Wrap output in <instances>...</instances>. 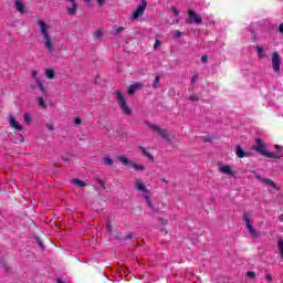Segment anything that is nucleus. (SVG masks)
<instances>
[{
    "label": "nucleus",
    "instance_id": "nucleus-1",
    "mask_svg": "<svg viewBox=\"0 0 283 283\" xmlns=\"http://www.w3.org/2000/svg\"><path fill=\"white\" fill-rule=\"evenodd\" d=\"M38 25L40 28V33L42 34L44 48L50 54H54V42H52V36H50V25L43 20H38Z\"/></svg>",
    "mask_w": 283,
    "mask_h": 283
},
{
    "label": "nucleus",
    "instance_id": "nucleus-2",
    "mask_svg": "<svg viewBox=\"0 0 283 283\" xmlns=\"http://www.w3.org/2000/svg\"><path fill=\"white\" fill-rule=\"evenodd\" d=\"M255 143H256V145L253 146L252 149L254 151H256L258 154H261V156H265V158H274V159L282 158V155H277L275 153H269L266 150V145L264 144V142H262V139L256 138Z\"/></svg>",
    "mask_w": 283,
    "mask_h": 283
},
{
    "label": "nucleus",
    "instance_id": "nucleus-3",
    "mask_svg": "<svg viewBox=\"0 0 283 283\" xmlns=\"http://www.w3.org/2000/svg\"><path fill=\"white\" fill-rule=\"evenodd\" d=\"M253 212L244 211L243 212V220L245 222V229H248L250 235L252 238H260V232L253 228Z\"/></svg>",
    "mask_w": 283,
    "mask_h": 283
},
{
    "label": "nucleus",
    "instance_id": "nucleus-4",
    "mask_svg": "<svg viewBox=\"0 0 283 283\" xmlns=\"http://www.w3.org/2000/svg\"><path fill=\"white\" fill-rule=\"evenodd\" d=\"M117 104L119 105L123 114L126 116H132V108L127 105V101L125 99V95L120 93V91L115 92Z\"/></svg>",
    "mask_w": 283,
    "mask_h": 283
},
{
    "label": "nucleus",
    "instance_id": "nucleus-5",
    "mask_svg": "<svg viewBox=\"0 0 283 283\" xmlns=\"http://www.w3.org/2000/svg\"><path fill=\"white\" fill-rule=\"evenodd\" d=\"M149 129H153L154 132H157L161 138H165V140H169V130L161 128L160 126L151 123H147Z\"/></svg>",
    "mask_w": 283,
    "mask_h": 283
},
{
    "label": "nucleus",
    "instance_id": "nucleus-6",
    "mask_svg": "<svg viewBox=\"0 0 283 283\" xmlns=\"http://www.w3.org/2000/svg\"><path fill=\"white\" fill-rule=\"evenodd\" d=\"M145 10H147V1L142 0L137 9L133 13V21H136V19L143 17L145 14Z\"/></svg>",
    "mask_w": 283,
    "mask_h": 283
},
{
    "label": "nucleus",
    "instance_id": "nucleus-7",
    "mask_svg": "<svg viewBox=\"0 0 283 283\" xmlns=\"http://www.w3.org/2000/svg\"><path fill=\"white\" fill-rule=\"evenodd\" d=\"M135 189H136L137 191H140V192H142V197H144V198L149 197L150 193H151V192L149 191V189H147V186H146L143 181H140V179L136 180V182H135Z\"/></svg>",
    "mask_w": 283,
    "mask_h": 283
},
{
    "label": "nucleus",
    "instance_id": "nucleus-8",
    "mask_svg": "<svg viewBox=\"0 0 283 283\" xmlns=\"http://www.w3.org/2000/svg\"><path fill=\"white\" fill-rule=\"evenodd\" d=\"M65 3L67 14L74 17V14H76V11L78 10V3H76V0H65Z\"/></svg>",
    "mask_w": 283,
    "mask_h": 283
},
{
    "label": "nucleus",
    "instance_id": "nucleus-9",
    "mask_svg": "<svg viewBox=\"0 0 283 283\" xmlns=\"http://www.w3.org/2000/svg\"><path fill=\"white\" fill-rule=\"evenodd\" d=\"M282 65V57H280V53L274 52L272 54V67L275 74H280V66Z\"/></svg>",
    "mask_w": 283,
    "mask_h": 283
},
{
    "label": "nucleus",
    "instance_id": "nucleus-10",
    "mask_svg": "<svg viewBox=\"0 0 283 283\" xmlns=\"http://www.w3.org/2000/svg\"><path fill=\"white\" fill-rule=\"evenodd\" d=\"M188 17H189L188 23L190 24L197 23V25H200V23H202V17L198 15V13H196V11L191 9L188 10Z\"/></svg>",
    "mask_w": 283,
    "mask_h": 283
},
{
    "label": "nucleus",
    "instance_id": "nucleus-11",
    "mask_svg": "<svg viewBox=\"0 0 283 283\" xmlns=\"http://www.w3.org/2000/svg\"><path fill=\"white\" fill-rule=\"evenodd\" d=\"M9 125L10 127H13V129H17L18 132L23 130V126H21V124L17 122L13 115H9Z\"/></svg>",
    "mask_w": 283,
    "mask_h": 283
},
{
    "label": "nucleus",
    "instance_id": "nucleus-12",
    "mask_svg": "<svg viewBox=\"0 0 283 283\" xmlns=\"http://www.w3.org/2000/svg\"><path fill=\"white\" fill-rule=\"evenodd\" d=\"M255 178L256 180H260V182H263V185H268L269 187H272L275 190L279 189L277 185L271 179L262 178L260 175H256Z\"/></svg>",
    "mask_w": 283,
    "mask_h": 283
},
{
    "label": "nucleus",
    "instance_id": "nucleus-13",
    "mask_svg": "<svg viewBox=\"0 0 283 283\" xmlns=\"http://www.w3.org/2000/svg\"><path fill=\"white\" fill-rule=\"evenodd\" d=\"M143 87H144L143 83H135L128 87V94H130V96H134V94H136L138 90H143Z\"/></svg>",
    "mask_w": 283,
    "mask_h": 283
},
{
    "label": "nucleus",
    "instance_id": "nucleus-14",
    "mask_svg": "<svg viewBox=\"0 0 283 283\" xmlns=\"http://www.w3.org/2000/svg\"><path fill=\"white\" fill-rule=\"evenodd\" d=\"M219 171L221 174H226V176H235V171H233V169H231V166L229 165L221 166L219 168Z\"/></svg>",
    "mask_w": 283,
    "mask_h": 283
},
{
    "label": "nucleus",
    "instance_id": "nucleus-15",
    "mask_svg": "<svg viewBox=\"0 0 283 283\" xmlns=\"http://www.w3.org/2000/svg\"><path fill=\"white\" fill-rule=\"evenodd\" d=\"M237 156L238 158H249V156H251V153H247L242 149L241 146H237Z\"/></svg>",
    "mask_w": 283,
    "mask_h": 283
},
{
    "label": "nucleus",
    "instance_id": "nucleus-16",
    "mask_svg": "<svg viewBox=\"0 0 283 283\" xmlns=\"http://www.w3.org/2000/svg\"><path fill=\"white\" fill-rule=\"evenodd\" d=\"M15 10L23 14L25 12V4L21 2V0H15Z\"/></svg>",
    "mask_w": 283,
    "mask_h": 283
},
{
    "label": "nucleus",
    "instance_id": "nucleus-17",
    "mask_svg": "<svg viewBox=\"0 0 283 283\" xmlns=\"http://www.w3.org/2000/svg\"><path fill=\"white\" fill-rule=\"evenodd\" d=\"M129 167H132L133 169H135L136 171H145V166L137 164L135 161H130L129 163Z\"/></svg>",
    "mask_w": 283,
    "mask_h": 283
},
{
    "label": "nucleus",
    "instance_id": "nucleus-18",
    "mask_svg": "<svg viewBox=\"0 0 283 283\" xmlns=\"http://www.w3.org/2000/svg\"><path fill=\"white\" fill-rule=\"evenodd\" d=\"M259 59H266V52H264V48L258 45L255 46Z\"/></svg>",
    "mask_w": 283,
    "mask_h": 283
},
{
    "label": "nucleus",
    "instance_id": "nucleus-19",
    "mask_svg": "<svg viewBox=\"0 0 283 283\" xmlns=\"http://www.w3.org/2000/svg\"><path fill=\"white\" fill-rule=\"evenodd\" d=\"M139 149L142 150V154L146 156V158H149V160L154 163V155H151V153L147 151V149L143 146H140Z\"/></svg>",
    "mask_w": 283,
    "mask_h": 283
},
{
    "label": "nucleus",
    "instance_id": "nucleus-20",
    "mask_svg": "<svg viewBox=\"0 0 283 283\" xmlns=\"http://www.w3.org/2000/svg\"><path fill=\"white\" fill-rule=\"evenodd\" d=\"M147 202V206L149 207L150 211H154V213H158V209H156V207H154V203H151V199L148 197L144 198Z\"/></svg>",
    "mask_w": 283,
    "mask_h": 283
},
{
    "label": "nucleus",
    "instance_id": "nucleus-21",
    "mask_svg": "<svg viewBox=\"0 0 283 283\" xmlns=\"http://www.w3.org/2000/svg\"><path fill=\"white\" fill-rule=\"evenodd\" d=\"M44 74H45V76H46L49 80H52V78H54V76H55L54 70H52V69H46V70L44 71Z\"/></svg>",
    "mask_w": 283,
    "mask_h": 283
},
{
    "label": "nucleus",
    "instance_id": "nucleus-22",
    "mask_svg": "<svg viewBox=\"0 0 283 283\" xmlns=\"http://www.w3.org/2000/svg\"><path fill=\"white\" fill-rule=\"evenodd\" d=\"M103 163L104 165H106V167H112V165H114V159H112L111 157H104Z\"/></svg>",
    "mask_w": 283,
    "mask_h": 283
},
{
    "label": "nucleus",
    "instance_id": "nucleus-23",
    "mask_svg": "<svg viewBox=\"0 0 283 283\" xmlns=\"http://www.w3.org/2000/svg\"><path fill=\"white\" fill-rule=\"evenodd\" d=\"M38 104L42 109H48V104H45V99H43V97H38Z\"/></svg>",
    "mask_w": 283,
    "mask_h": 283
},
{
    "label": "nucleus",
    "instance_id": "nucleus-24",
    "mask_svg": "<svg viewBox=\"0 0 283 283\" xmlns=\"http://www.w3.org/2000/svg\"><path fill=\"white\" fill-rule=\"evenodd\" d=\"M72 184L76 185V187H86L87 185L85 184V181H82L80 179H72Z\"/></svg>",
    "mask_w": 283,
    "mask_h": 283
},
{
    "label": "nucleus",
    "instance_id": "nucleus-25",
    "mask_svg": "<svg viewBox=\"0 0 283 283\" xmlns=\"http://www.w3.org/2000/svg\"><path fill=\"white\" fill-rule=\"evenodd\" d=\"M36 85L40 91H42L43 94H45V86H43V82H41V78H36Z\"/></svg>",
    "mask_w": 283,
    "mask_h": 283
},
{
    "label": "nucleus",
    "instance_id": "nucleus-26",
    "mask_svg": "<svg viewBox=\"0 0 283 283\" xmlns=\"http://www.w3.org/2000/svg\"><path fill=\"white\" fill-rule=\"evenodd\" d=\"M24 123L27 125H32V116H30V113L24 114Z\"/></svg>",
    "mask_w": 283,
    "mask_h": 283
},
{
    "label": "nucleus",
    "instance_id": "nucleus-27",
    "mask_svg": "<svg viewBox=\"0 0 283 283\" xmlns=\"http://www.w3.org/2000/svg\"><path fill=\"white\" fill-rule=\"evenodd\" d=\"M105 32L103 31V29H98L97 31H95V36L96 39H103Z\"/></svg>",
    "mask_w": 283,
    "mask_h": 283
},
{
    "label": "nucleus",
    "instance_id": "nucleus-28",
    "mask_svg": "<svg viewBox=\"0 0 283 283\" xmlns=\"http://www.w3.org/2000/svg\"><path fill=\"white\" fill-rule=\"evenodd\" d=\"M277 247H279V251L281 253V258L283 260V240L282 239L279 240Z\"/></svg>",
    "mask_w": 283,
    "mask_h": 283
},
{
    "label": "nucleus",
    "instance_id": "nucleus-29",
    "mask_svg": "<svg viewBox=\"0 0 283 283\" xmlns=\"http://www.w3.org/2000/svg\"><path fill=\"white\" fill-rule=\"evenodd\" d=\"M158 83H160V76H156L153 83V87L158 90Z\"/></svg>",
    "mask_w": 283,
    "mask_h": 283
},
{
    "label": "nucleus",
    "instance_id": "nucleus-30",
    "mask_svg": "<svg viewBox=\"0 0 283 283\" xmlns=\"http://www.w3.org/2000/svg\"><path fill=\"white\" fill-rule=\"evenodd\" d=\"M118 160L122 163V165H129L130 163L127 157H119Z\"/></svg>",
    "mask_w": 283,
    "mask_h": 283
},
{
    "label": "nucleus",
    "instance_id": "nucleus-31",
    "mask_svg": "<svg viewBox=\"0 0 283 283\" xmlns=\"http://www.w3.org/2000/svg\"><path fill=\"white\" fill-rule=\"evenodd\" d=\"M120 32H125V28L124 27H119L117 29H114V33L113 34L118 35V34H120Z\"/></svg>",
    "mask_w": 283,
    "mask_h": 283
},
{
    "label": "nucleus",
    "instance_id": "nucleus-32",
    "mask_svg": "<svg viewBox=\"0 0 283 283\" xmlns=\"http://www.w3.org/2000/svg\"><path fill=\"white\" fill-rule=\"evenodd\" d=\"M180 36H182V32H180L179 30L174 31L172 39H180Z\"/></svg>",
    "mask_w": 283,
    "mask_h": 283
},
{
    "label": "nucleus",
    "instance_id": "nucleus-33",
    "mask_svg": "<svg viewBox=\"0 0 283 283\" xmlns=\"http://www.w3.org/2000/svg\"><path fill=\"white\" fill-rule=\"evenodd\" d=\"M158 221L160 222V224H161L163 227H166V224L169 223V220H167V219H165V218H158Z\"/></svg>",
    "mask_w": 283,
    "mask_h": 283
},
{
    "label": "nucleus",
    "instance_id": "nucleus-34",
    "mask_svg": "<svg viewBox=\"0 0 283 283\" xmlns=\"http://www.w3.org/2000/svg\"><path fill=\"white\" fill-rule=\"evenodd\" d=\"M170 10L174 13V17H179L180 15V12L178 11V9L176 7H171Z\"/></svg>",
    "mask_w": 283,
    "mask_h": 283
},
{
    "label": "nucleus",
    "instance_id": "nucleus-35",
    "mask_svg": "<svg viewBox=\"0 0 283 283\" xmlns=\"http://www.w3.org/2000/svg\"><path fill=\"white\" fill-rule=\"evenodd\" d=\"M163 45V42H160V40H156L155 44H154V50H158V48H160Z\"/></svg>",
    "mask_w": 283,
    "mask_h": 283
},
{
    "label": "nucleus",
    "instance_id": "nucleus-36",
    "mask_svg": "<svg viewBox=\"0 0 283 283\" xmlns=\"http://www.w3.org/2000/svg\"><path fill=\"white\" fill-rule=\"evenodd\" d=\"M247 276L250 277L251 280H255V272L249 271L247 272Z\"/></svg>",
    "mask_w": 283,
    "mask_h": 283
},
{
    "label": "nucleus",
    "instance_id": "nucleus-37",
    "mask_svg": "<svg viewBox=\"0 0 283 283\" xmlns=\"http://www.w3.org/2000/svg\"><path fill=\"white\" fill-rule=\"evenodd\" d=\"M265 280L266 282H273V276L270 273H265Z\"/></svg>",
    "mask_w": 283,
    "mask_h": 283
},
{
    "label": "nucleus",
    "instance_id": "nucleus-38",
    "mask_svg": "<svg viewBox=\"0 0 283 283\" xmlns=\"http://www.w3.org/2000/svg\"><path fill=\"white\" fill-rule=\"evenodd\" d=\"M196 83H198V74L193 75L191 78V84L196 85Z\"/></svg>",
    "mask_w": 283,
    "mask_h": 283
},
{
    "label": "nucleus",
    "instance_id": "nucleus-39",
    "mask_svg": "<svg viewBox=\"0 0 283 283\" xmlns=\"http://www.w3.org/2000/svg\"><path fill=\"white\" fill-rule=\"evenodd\" d=\"M46 128L49 129V132H54V124L52 123L46 124Z\"/></svg>",
    "mask_w": 283,
    "mask_h": 283
},
{
    "label": "nucleus",
    "instance_id": "nucleus-40",
    "mask_svg": "<svg viewBox=\"0 0 283 283\" xmlns=\"http://www.w3.org/2000/svg\"><path fill=\"white\" fill-rule=\"evenodd\" d=\"M32 76H33V78L35 80V83H36V78H40L39 77V71H32Z\"/></svg>",
    "mask_w": 283,
    "mask_h": 283
},
{
    "label": "nucleus",
    "instance_id": "nucleus-41",
    "mask_svg": "<svg viewBox=\"0 0 283 283\" xmlns=\"http://www.w3.org/2000/svg\"><path fill=\"white\" fill-rule=\"evenodd\" d=\"M189 101L198 102V101H200V98L198 97V95H191L189 97Z\"/></svg>",
    "mask_w": 283,
    "mask_h": 283
},
{
    "label": "nucleus",
    "instance_id": "nucleus-42",
    "mask_svg": "<svg viewBox=\"0 0 283 283\" xmlns=\"http://www.w3.org/2000/svg\"><path fill=\"white\" fill-rule=\"evenodd\" d=\"M97 185L102 186L103 189H105V182H103L102 179H96Z\"/></svg>",
    "mask_w": 283,
    "mask_h": 283
},
{
    "label": "nucleus",
    "instance_id": "nucleus-43",
    "mask_svg": "<svg viewBox=\"0 0 283 283\" xmlns=\"http://www.w3.org/2000/svg\"><path fill=\"white\" fill-rule=\"evenodd\" d=\"M106 230L108 231V233H112V222H107Z\"/></svg>",
    "mask_w": 283,
    "mask_h": 283
},
{
    "label": "nucleus",
    "instance_id": "nucleus-44",
    "mask_svg": "<svg viewBox=\"0 0 283 283\" xmlns=\"http://www.w3.org/2000/svg\"><path fill=\"white\" fill-rule=\"evenodd\" d=\"M83 123V120L81 119V118H78V117H76L75 119H74V124L75 125H81Z\"/></svg>",
    "mask_w": 283,
    "mask_h": 283
},
{
    "label": "nucleus",
    "instance_id": "nucleus-45",
    "mask_svg": "<svg viewBox=\"0 0 283 283\" xmlns=\"http://www.w3.org/2000/svg\"><path fill=\"white\" fill-rule=\"evenodd\" d=\"M99 8H103L105 6V0H96Z\"/></svg>",
    "mask_w": 283,
    "mask_h": 283
},
{
    "label": "nucleus",
    "instance_id": "nucleus-46",
    "mask_svg": "<svg viewBox=\"0 0 283 283\" xmlns=\"http://www.w3.org/2000/svg\"><path fill=\"white\" fill-rule=\"evenodd\" d=\"M208 59H209V57H207V55H202V56H201V62H202V63H207Z\"/></svg>",
    "mask_w": 283,
    "mask_h": 283
},
{
    "label": "nucleus",
    "instance_id": "nucleus-47",
    "mask_svg": "<svg viewBox=\"0 0 283 283\" xmlns=\"http://www.w3.org/2000/svg\"><path fill=\"white\" fill-rule=\"evenodd\" d=\"M274 147H275V149H283V147L280 145H275Z\"/></svg>",
    "mask_w": 283,
    "mask_h": 283
},
{
    "label": "nucleus",
    "instance_id": "nucleus-48",
    "mask_svg": "<svg viewBox=\"0 0 283 283\" xmlns=\"http://www.w3.org/2000/svg\"><path fill=\"white\" fill-rule=\"evenodd\" d=\"M84 2H85V3H91V2H92V0H84Z\"/></svg>",
    "mask_w": 283,
    "mask_h": 283
},
{
    "label": "nucleus",
    "instance_id": "nucleus-49",
    "mask_svg": "<svg viewBox=\"0 0 283 283\" xmlns=\"http://www.w3.org/2000/svg\"><path fill=\"white\" fill-rule=\"evenodd\" d=\"M40 247H41V249H45V248L43 247V243H42V242H40Z\"/></svg>",
    "mask_w": 283,
    "mask_h": 283
},
{
    "label": "nucleus",
    "instance_id": "nucleus-50",
    "mask_svg": "<svg viewBox=\"0 0 283 283\" xmlns=\"http://www.w3.org/2000/svg\"><path fill=\"white\" fill-rule=\"evenodd\" d=\"M127 239H128V240H132V234H129V235L127 237Z\"/></svg>",
    "mask_w": 283,
    "mask_h": 283
},
{
    "label": "nucleus",
    "instance_id": "nucleus-51",
    "mask_svg": "<svg viewBox=\"0 0 283 283\" xmlns=\"http://www.w3.org/2000/svg\"><path fill=\"white\" fill-rule=\"evenodd\" d=\"M172 23H179V21H178V20H175Z\"/></svg>",
    "mask_w": 283,
    "mask_h": 283
},
{
    "label": "nucleus",
    "instance_id": "nucleus-52",
    "mask_svg": "<svg viewBox=\"0 0 283 283\" xmlns=\"http://www.w3.org/2000/svg\"><path fill=\"white\" fill-rule=\"evenodd\" d=\"M163 182H166V185H167V182H169V181H167L166 179H164Z\"/></svg>",
    "mask_w": 283,
    "mask_h": 283
}]
</instances>
